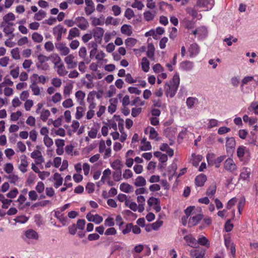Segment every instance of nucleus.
Segmentation results:
<instances>
[{
    "mask_svg": "<svg viewBox=\"0 0 258 258\" xmlns=\"http://www.w3.org/2000/svg\"><path fill=\"white\" fill-rule=\"evenodd\" d=\"M25 236L29 240H37L39 236L36 231L33 229H28L25 232Z\"/></svg>",
    "mask_w": 258,
    "mask_h": 258,
    "instance_id": "9",
    "label": "nucleus"
},
{
    "mask_svg": "<svg viewBox=\"0 0 258 258\" xmlns=\"http://www.w3.org/2000/svg\"><path fill=\"white\" fill-rule=\"evenodd\" d=\"M112 11L113 12L114 15L115 16L119 15L121 13V9L117 5H114L112 7Z\"/></svg>",
    "mask_w": 258,
    "mask_h": 258,
    "instance_id": "56",
    "label": "nucleus"
},
{
    "mask_svg": "<svg viewBox=\"0 0 258 258\" xmlns=\"http://www.w3.org/2000/svg\"><path fill=\"white\" fill-rule=\"evenodd\" d=\"M46 12L44 11L40 10L35 14L34 19L37 21H41L46 16Z\"/></svg>",
    "mask_w": 258,
    "mask_h": 258,
    "instance_id": "25",
    "label": "nucleus"
},
{
    "mask_svg": "<svg viewBox=\"0 0 258 258\" xmlns=\"http://www.w3.org/2000/svg\"><path fill=\"white\" fill-rule=\"evenodd\" d=\"M199 103L198 99L194 97H188L186 99V105L188 108H192L194 105Z\"/></svg>",
    "mask_w": 258,
    "mask_h": 258,
    "instance_id": "19",
    "label": "nucleus"
},
{
    "mask_svg": "<svg viewBox=\"0 0 258 258\" xmlns=\"http://www.w3.org/2000/svg\"><path fill=\"white\" fill-rule=\"evenodd\" d=\"M111 166L113 169L115 170V171L121 170V168L123 166V165L120 160L116 159L111 164Z\"/></svg>",
    "mask_w": 258,
    "mask_h": 258,
    "instance_id": "18",
    "label": "nucleus"
},
{
    "mask_svg": "<svg viewBox=\"0 0 258 258\" xmlns=\"http://www.w3.org/2000/svg\"><path fill=\"white\" fill-rule=\"evenodd\" d=\"M57 73L61 76H64L68 73V71H66L64 65L62 63H59L57 65Z\"/></svg>",
    "mask_w": 258,
    "mask_h": 258,
    "instance_id": "28",
    "label": "nucleus"
},
{
    "mask_svg": "<svg viewBox=\"0 0 258 258\" xmlns=\"http://www.w3.org/2000/svg\"><path fill=\"white\" fill-rule=\"evenodd\" d=\"M76 97L78 101L84 100L85 97V93L81 90L78 91L75 94Z\"/></svg>",
    "mask_w": 258,
    "mask_h": 258,
    "instance_id": "54",
    "label": "nucleus"
},
{
    "mask_svg": "<svg viewBox=\"0 0 258 258\" xmlns=\"http://www.w3.org/2000/svg\"><path fill=\"white\" fill-rule=\"evenodd\" d=\"M121 170L115 171L113 173V178L116 181H118L121 179Z\"/></svg>",
    "mask_w": 258,
    "mask_h": 258,
    "instance_id": "47",
    "label": "nucleus"
},
{
    "mask_svg": "<svg viewBox=\"0 0 258 258\" xmlns=\"http://www.w3.org/2000/svg\"><path fill=\"white\" fill-rule=\"evenodd\" d=\"M217 186L215 183H212L208 188L206 195L211 197V196H214L216 191Z\"/></svg>",
    "mask_w": 258,
    "mask_h": 258,
    "instance_id": "24",
    "label": "nucleus"
},
{
    "mask_svg": "<svg viewBox=\"0 0 258 258\" xmlns=\"http://www.w3.org/2000/svg\"><path fill=\"white\" fill-rule=\"evenodd\" d=\"M75 57L73 54L68 55L64 58V61L68 65L69 69H73L77 67V62L74 61Z\"/></svg>",
    "mask_w": 258,
    "mask_h": 258,
    "instance_id": "8",
    "label": "nucleus"
},
{
    "mask_svg": "<svg viewBox=\"0 0 258 258\" xmlns=\"http://www.w3.org/2000/svg\"><path fill=\"white\" fill-rule=\"evenodd\" d=\"M32 38L34 42L40 43L42 41L43 37L41 34L34 32L32 35Z\"/></svg>",
    "mask_w": 258,
    "mask_h": 258,
    "instance_id": "32",
    "label": "nucleus"
},
{
    "mask_svg": "<svg viewBox=\"0 0 258 258\" xmlns=\"http://www.w3.org/2000/svg\"><path fill=\"white\" fill-rule=\"evenodd\" d=\"M202 218L203 215L201 214H197L195 216H192L189 219V226L191 227L197 225Z\"/></svg>",
    "mask_w": 258,
    "mask_h": 258,
    "instance_id": "11",
    "label": "nucleus"
},
{
    "mask_svg": "<svg viewBox=\"0 0 258 258\" xmlns=\"http://www.w3.org/2000/svg\"><path fill=\"white\" fill-rule=\"evenodd\" d=\"M51 57L52 58L53 62L54 63L55 66L59 64L61 61L60 57L56 54L52 55Z\"/></svg>",
    "mask_w": 258,
    "mask_h": 258,
    "instance_id": "53",
    "label": "nucleus"
},
{
    "mask_svg": "<svg viewBox=\"0 0 258 258\" xmlns=\"http://www.w3.org/2000/svg\"><path fill=\"white\" fill-rule=\"evenodd\" d=\"M142 68L145 72H148L150 69L149 61L146 57H144L142 59Z\"/></svg>",
    "mask_w": 258,
    "mask_h": 258,
    "instance_id": "26",
    "label": "nucleus"
},
{
    "mask_svg": "<svg viewBox=\"0 0 258 258\" xmlns=\"http://www.w3.org/2000/svg\"><path fill=\"white\" fill-rule=\"evenodd\" d=\"M80 34V32L79 30L77 28L74 27L70 30L69 35L67 38L68 39L71 40L75 37L79 36Z\"/></svg>",
    "mask_w": 258,
    "mask_h": 258,
    "instance_id": "13",
    "label": "nucleus"
},
{
    "mask_svg": "<svg viewBox=\"0 0 258 258\" xmlns=\"http://www.w3.org/2000/svg\"><path fill=\"white\" fill-rule=\"evenodd\" d=\"M75 24L82 30L87 29L89 27L87 20L83 17H78L75 18Z\"/></svg>",
    "mask_w": 258,
    "mask_h": 258,
    "instance_id": "3",
    "label": "nucleus"
},
{
    "mask_svg": "<svg viewBox=\"0 0 258 258\" xmlns=\"http://www.w3.org/2000/svg\"><path fill=\"white\" fill-rule=\"evenodd\" d=\"M124 16L128 19H131L134 16V11L130 8H127L124 14Z\"/></svg>",
    "mask_w": 258,
    "mask_h": 258,
    "instance_id": "51",
    "label": "nucleus"
},
{
    "mask_svg": "<svg viewBox=\"0 0 258 258\" xmlns=\"http://www.w3.org/2000/svg\"><path fill=\"white\" fill-rule=\"evenodd\" d=\"M31 157L33 159L39 158L41 159V162L44 161V159L41 155V153L39 150H36L32 152L31 154Z\"/></svg>",
    "mask_w": 258,
    "mask_h": 258,
    "instance_id": "35",
    "label": "nucleus"
},
{
    "mask_svg": "<svg viewBox=\"0 0 258 258\" xmlns=\"http://www.w3.org/2000/svg\"><path fill=\"white\" fill-rule=\"evenodd\" d=\"M190 255L195 256V258H204L205 253L201 252H197L196 251H191L190 252Z\"/></svg>",
    "mask_w": 258,
    "mask_h": 258,
    "instance_id": "64",
    "label": "nucleus"
},
{
    "mask_svg": "<svg viewBox=\"0 0 258 258\" xmlns=\"http://www.w3.org/2000/svg\"><path fill=\"white\" fill-rule=\"evenodd\" d=\"M218 124V121L215 119H211L209 120L208 127L209 128L214 127L217 126Z\"/></svg>",
    "mask_w": 258,
    "mask_h": 258,
    "instance_id": "63",
    "label": "nucleus"
},
{
    "mask_svg": "<svg viewBox=\"0 0 258 258\" xmlns=\"http://www.w3.org/2000/svg\"><path fill=\"white\" fill-rule=\"evenodd\" d=\"M85 223H86V222H85V220L79 219L77 221V225H76L77 226V228H78L81 230H83V229H84V228L85 227Z\"/></svg>",
    "mask_w": 258,
    "mask_h": 258,
    "instance_id": "61",
    "label": "nucleus"
},
{
    "mask_svg": "<svg viewBox=\"0 0 258 258\" xmlns=\"http://www.w3.org/2000/svg\"><path fill=\"white\" fill-rule=\"evenodd\" d=\"M179 76L176 73L173 76L172 81L165 85L164 89L167 96L171 98L174 96L179 87Z\"/></svg>",
    "mask_w": 258,
    "mask_h": 258,
    "instance_id": "1",
    "label": "nucleus"
},
{
    "mask_svg": "<svg viewBox=\"0 0 258 258\" xmlns=\"http://www.w3.org/2000/svg\"><path fill=\"white\" fill-rule=\"evenodd\" d=\"M162 224L163 221L158 220L152 224V228L154 230H157L162 226Z\"/></svg>",
    "mask_w": 258,
    "mask_h": 258,
    "instance_id": "52",
    "label": "nucleus"
},
{
    "mask_svg": "<svg viewBox=\"0 0 258 258\" xmlns=\"http://www.w3.org/2000/svg\"><path fill=\"white\" fill-rule=\"evenodd\" d=\"M183 239L186 241L188 246L194 248L197 247V241L191 235H186L183 237Z\"/></svg>",
    "mask_w": 258,
    "mask_h": 258,
    "instance_id": "10",
    "label": "nucleus"
},
{
    "mask_svg": "<svg viewBox=\"0 0 258 258\" xmlns=\"http://www.w3.org/2000/svg\"><path fill=\"white\" fill-rule=\"evenodd\" d=\"M197 5L200 7L207 8V10L212 7V5L209 3L208 0H198Z\"/></svg>",
    "mask_w": 258,
    "mask_h": 258,
    "instance_id": "20",
    "label": "nucleus"
},
{
    "mask_svg": "<svg viewBox=\"0 0 258 258\" xmlns=\"http://www.w3.org/2000/svg\"><path fill=\"white\" fill-rule=\"evenodd\" d=\"M155 48L153 45L150 43L148 45V51L147 52V56L150 58H153L154 55Z\"/></svg>",
    "mask_w": 258,
    "mask_h": 258,
    "instance_id": "30",
    "label": "nucleus"
},
{
    "mask_svg": "<svg viewBox=\"0 0 258 258\" xmlns=\"http://www.w3.org/2000/svg\"><path fill=\"white\" fill-rule=\"evenodd\" d=\"M207 180V177L205 175L201 174L197 176L195 178V183L197 186H202Z\"/></svg>",
    "mask_w": 258,
    "mask_h": 258,
    "instance_id": "12",
    "label": "nucleus"
},
{
    "mask_svg": "<svg viewBox=\"0 0 258 258\" xmlns=\"http://www.w3.org/2000/svg\"><path fill=\"white\" fill-rule=\"evenodd\" d=\"M121 32L123 34L130 36L132 34V27L130 25L124 24L121 28Z\"/></svg>",
    "mask_w": 258,
    "mask_h": 258,
    "instance_id": "21",
    "label": "nucleus"
},
{
    "mask_svg": "<svg viewBox=\"0 0 258 258\" xmlns=\"http://www.w3.org/2000/svg\"><path fill=\"white\" fill-rule=\"evenodd\" d=\"M53 34L56 37L58 41L61 39L62 32L60 31V25H58L53 29Z\"/></svg>",
    "mask_w": 258,
    "mask_h": 258,
    "instance_id": "17",
    "label": "nucleus"
},
{
    "mask_svg": "<svg viewBox=\"0 0 258 258\" xmlns=\"http://www.w3.org/2000/svg\"><path fill=\"white\" fill-rule=\"evenodd\" d=\"M14 167L12 163H7L4 167V170L7 173H11L13 170Z\"/></svg>",
    "mask_w": 258,
    "mask_h": 258,
    "instance_id": "59",
    "label": "nucleus"
},
{
    "mask_svg": "<svg viewBox=\"0 0 258 258\" xmlns=\"http://www.w3.org/2000/svg\"><path fill=\"white\" fill-rule=\"evenodd\" d=\"M188 51L189 53V56L190 57H194L200 53V48L197 43H194L190 44Z\"/></svg>",
    "mask_w": 258,
    "mask_h": 258,
    "instance_id": "6",
    "label": "nucleus"
},
{
    "mask_svg": "<svg viewBox=\"0 0 258 258\" xmlns=\"http://www.w3.org/2000/svg\"><path fill=\"white\" fill-rule=\"evenodd\" d=\"M155 14L156 12H154V13H152L150 11H146L144 13V19L147 21H152L154 19L155 16Z\"/></svg>",
    "mask_w": 258,
    "mask_h": 258,
    "instance_id": "31",
    "label": "nucleus"
},
{
    "mask_svg": "<svg viewBox=\"0 0 258 258\" xmlns=\"http://www.w3.org/2000/svg\"><path fill=\"white\" fill-rule=\"evenodd\" d=\"M159 200L154 197L150 198L147 201L148 204L149 206H152L153 205L155 206L156 205H157V203H159Z\"/></svg>",
    "mask_w": 258,
    "mask_h": 258,
    "instance_id": "44",
    "label": "nucleus"
},
{
    "mask_svg": "<svg viewBox=\"0 0 258 258\" xmlns=\"http://www.w3.org/2000/svg\"><path fill=\"white\" fill-rule=\"evenodd\" d=\"M254 80V78L252 76H246L241 81L240 88L241 89L243 88L244 85L247 84L249 82H251Z\"/></svg>",
    "mask_w": 258,
    "mask_h": 258,
    "instance_id": "38",
    "label": "nucleus"
},
{
    "mask_svg": "<svg viewBox=\"0 0 258 258\" xmlns=\"http://www.w3.org/2000/svg\"><path fill=\"white\" fill-rule=\"evenodd\" d=\"M36 65L37 69L39 70L46 71L49 69V66L47 63H37Z\"/></svg>",
    "mask_w": 258,
    "mask_h": 258,
    "instance_id": "55",
    "label": "nucleus"
},
{
    "mask_svg": "<svg viewBox=\"0 0 258 258\" xmlns=\"http://www.w3.org/2000/svg\"><path fill=\"white\" fill-rule=\"evenodd\" d=\"M134 184L137 187L143 186L146 185V181L143 176H139L136 179Z\"/></svg>",
    "mask_w": 258,
    "mask_h": 258,
    "instance_id": "23",
    "label": "nucleus"
},
{
    "mask_svg": "<svg viewBox=\"0 0 258 258\" xmlns=\"http://www.w3.org/2000/svg\"><path fill=\"white\" fill-rule=\"evenodd\" d=\"M118 23V22L117 21V19L114 18L111 16L107 17L105 21V24L107 25H113L115 26L117 25Z\"/></svg>",
    "mask_w": 258,
    "mask_h": 258,
    "instance_id": "33",
    "label": "nucleus"
},
{
    "mask_svg": "<svg viewBox=\"0 0 258 258\" xmlns=\"http://www.w3.org/2000/svg\"><path fill=\"white\" fill-rule=\"evenodd\" d=\"M198 37L200 39L206 37L207 35L208 31L207 28L204 27H201L198 28Z\"/></svg>",
    "mask_w": 258,
    "mask_h": 258,
    "instance_id": "22",
    "label": "nucleus"
},
{
    "mask_svg": "<svg viewBox=\"0 0 258 258\" xmlns=\"http://www.w3.org/2000/svg\"><path fill=\"white\" fill-rule=\"evenodd\" d=\"M224 168L231 173H234L237 170V166L232 159L228 158L224 162Z\"/></svg>",
    "mask_w": 258,
    "mask_h": 258,
    "instance_id": "2",
    "label": "nucleus"
},
{
    "mask_svg": "<svg viewBox=\"0 0 258 258\" xmlns=\"http://www.w3.org/2000/svg\"><path fill=\"white\" fill-rule=\"evenodd\" d=\"M132 7L134 8H137L139 10H141L144 7V4L140 1H135V3L132 5Z\"/></svg>",
    "mask_w": 258,
    "mask_h": 258,
    "instance_id": "50",
    "label": "nucleus"
},
{
    "mask_svg": "<svg viewBox=\"0 0 258 258\" xmlns=\"http://www.w3.org/2000/svg\"><path fill=\"white\" fill-rule=\"evenodd\" d=\"M198 244H199L201 245L209 247L210 243L208 239L205 236H202L198 238L197 241Z\"/></svg>",
    "mask_w": 258,
    "mask_h": 258,
    "instance_id": "27",
    "label": "nucleus"
},
{
    "mask_svg": "<svg viewBox=\"0 0 258 258\" xmlns=\"http://www.w3.org/2000/svg\"><path fill=\"white\" fill-rule=\"evenodd\" d=\"M54 180L55 181L54 184L55 188H58L62 183L63 179L61 177L60 174L58 173H55L54 174Z\"/></svg>",
    "mask_w": 258,
    "mask_h": 258,
    "instance_id": "16",
    "label": "nucleus"
},
{
    "mask_svg": "<svg viewBox=\"0 0 258 258\" xmlns=\"http://www.w3.org/2000/svg\"><path fill=\"white\" fill-rule=\"evenodd\" d=\"M73 105V100L71 98L67 99L62 102V106L66 108H70Z\"/></svg>",
    "mask_w": 258,
    "mask_h": 258,
    "instance_id": "45",
    "label": "nucleus"
},
{
    "mask_svg": "<svg viewBox=\"0 0 258 258\" xmlns=\"http://www.w3.org/2000/svg\"><path fill=\"white\" fill-rule=\"evenodd\" d=\"M121 191L125 193H129L133 191L134 188L127 183H122L119 186Z\"/></svg>",
    "mask_w": 258,
    "mask_h": 258,
    "instance_id": "14",
    "label": "nucleus"
},
{
    "mask_svg": "<svg viewBox=\"0 0 258 258\" xmlns=\"http://www.w3.org/2000/svg\"><path fill=\"white\" fill-rule=\"evenodd\" d=\"M29 199L32 201H36L38 198V195L35 190H31L28 194Z\"/></svg>",
    "mask_w": 258,
    "mask_h": 258,
    "instance_id": "57",
    "label": "nucleus"
},
{
    "mask_svg": "<svg viewBox=\"0 0 258 258\" xmlns=\"http://www.w3.org/2000/svg\"><path fill=\"white\" fill-rule=\"evenodd\" d=\"M158 134L155 130V128L153 127H150V135L149 138L151 139H155L156 141H159L160 138L158 137Z\"/></svg>",
    "mask_w": 258,
    "mask_h": 258,
    "instance_id": "29",
    "label": "nucleus"
},
{
    "mask_svg": "<svg viewBox=\"0 0 258 258\" xmlns=\"http://www.w3.org/2000/svg\"><path fill=\"white\" fill-rule=\"evenodd\" d=\"M246 147L241 146H239L237 150V155L239 158H241L244 156L245 151L246 150Z\"/></svg>",
    "mask_w": 258,
    "mask_h": 258,
    "instance_id": "39",
    "label": "nucleus"
},
{
    "mask_svg": "<svg viewBox=\"0 0 258 258\" xmlns=\"http://www.w3.org/2000/svg\"><path fill=\"white\" fill-rule=\"evenodd\" d=\"M133 228V224L132 223H128L126 225L125 227L122 230V232L123 234H126L131 232Z\"/></svg>",
    "mask_w": 258,
    "mask_h": 258,
    "instance_id": "58",
    "label": "nucleus"
},
{
    "mask_svg": "<svg viewBox=\"0 0 258 258\" xmlns=\"http://www.w3.org/2000/svg\"><path fill=\"white\" fill-rule=\"evenodd\" d=\"M231 220L230 219L228 220L225 224V229L226 232H230L232 230L233 225L231 223Z\"/></svg>",
    "mask_w": 258,
    "mask_h": 258,
    "instance_id": "62",
    "label": "nucleus"
},
{
    "mask_svg": "<svg viewBox=\"0 0 258 258\" xmlns=\"http://www.w3.org/2000/svg\"><path fill=\"white\" fill-rule=\"evenodd\" d=\"M93 31V37H94L95 41L97 42L100 43L104 33V29L101 27H96L94 29Z\"/></svg>",
    "mask_w": 258,
    "mask_h": 258,
    "instance_id": "4",
    "label": "nucleus"
},
{
    "mask_svg": "<svg viewBox=\"0 0 258 258\" xmlns=\"http://www.w3.org/2000/svg\"><path fill=\"white\" fill-rule=\"evenodd\" d=\"M13 25V24L12 23H8V25L4 28L3 31L6 35H9L13 33L14 31V29L12 28Z\"/></svg>",
    "mask_w": 258,
    "mask_h": 258,
    "instance_id": "36",
    "label": "nucleus"
},
{
    "mask_svg": "<svg viewBox=\"0 0 258 258\" xmlns=\"http://www.w3.org/2000/svg\"><path fill=\"white\" fill-rule=\"evenodd\" d=\"M50 111L47 109H43L40 115V118L43 121H46L50 115Z\"/></svg>",
    "mask_w": 258,
    "mask_h": 258,
    "instance_id": "37",
    "label": "nucleus"
},
{
    "mask_svg": "<svg viewBox=\"0 0 258 258\" xmlns=\"http://www.w3.org/2000/svg\"><path fill=\"white\" fill-rule=\"evenodd\" d=\"M192 164L194 166H197L198 165L199 162L201 160L202 156L200 155L196 156L192 155Z\"/></svg>",
    "mask_w": 258,
    "mask_h": 258,
    "instance_id": "46",
    "label": "nucleus"
},
{
    "mask_svg": "<svg viewBox=\"0 0 258 258\" xmlns=\"http://www.w3.org/2000/svg\"><path fill=\"white\" fill-rule=\"evenodd\" d=\"M11 54L13 58L15 59H19L20 58L19 50L18 48H15L11 50Z\"/></svg>",
    "mask_w": 258,
    "mask_h": 258,
    "instance_id": "43",
    "label": "nucleus"
},
{
    "mask_svg": "<svg viewBox=\"0 0 258 258\" xmlns=\"http://www.w3.org/2000/svg\"><path fill=\"white\" fill-rule=\"evenodd\" d=\"M43 141L45 145L47 147H50L53 144L52 139L48 136H44Z\"/></svg>",
    "mask_w": 258,
    "mask_h": 258,
    "instance_id": "42",
    "label": "nucleus"
},
{
    "mask_svg": "<svg viewBox=\"0 0 258 258\" xmlns=\"http://www.w3.org/2000/svg\"><path fill=\"white\" fill-rule=\"evenodd\" d=\"M35 189L38 193H42L44 190V183L41 181L38 182L35 187Z\"/></svg>",
    "mask_w": 258,
    "mask_h": 258,
    "instance_id": "48",
    "label": "nucleus"
},
{
    "mask_svg": "<svg viewBox=\"0 0 258 258\" xmlns=\"http://www.w3.org/2000/svg\"><path fill=\"white\" fill-rule=\"evenodd\" d=\"M15 19V15L12 13H9L3 17L5 22L8 23L10 21H13Z\"/></svg>",
    "mask_w": 258,
    "mask_h": 258,
    "instance_id": "41",
    "label": "nucleus"
},
{
    "mask_svg": "<svg viewBox=\"0 0 258 258\" xmlns=\"http://www.w3.org/2000/svg\"><path fill=\"white\" fill-rule=\"evenodd\" d=\"M194 67V63L189 60H184L179 64V68L184 71H190Z\"/></svg>",
    "mask_w": 258,
    "mask_h": 258,
    "instance_id": "5",
    "label": "nucleus"
},
{
    "mask_svg": "<svg viewBox=\"0 0 258 258\" xmlns=\"http://www.w3.org/2000/svg\"><path fill=\"white\" fill-rule=\"evenodd\" d=\"M235 141L234 138L230 137L227 138L226 142V147L227 150L228 151L229 149H233L235 147Z\"/></svg>",
    "mask_w": 258,
    "mask_h": 258,
    "instance_id": "15",
    "label": "nucleus"
},
{
    "mask_svg": "<svg viewBox=\"0 0 258 258\" xmlns=\"http://www.w3.org/2000/svg\"><path fill=\"white\" fill-rule=\"evenodd\" d=\"M137 40L133 38H128L125 40V44L130 48L135 46Z\"/></svg>",
    "mask_w": 258,
    "mask_h": 258,
    "instance_id": "34",
    "label": "nucleus"
},
{
    "mask_svg": "<svg viewBox=\"0 0 258 258\" xmlns=\"http://www.w3.org/2000/svg\"><path fill=\"white\" fill-rule=\"evenodd\" d=\"M21 164L19 166V169L23 173H25L27 171V167L28 166V162L27 161V158L26 155H23L21 156Z\"/></svg>",
    "mask_w": 258,
    "mask_h": 258,
    "instance_id": "7",
    "label": "nucleus"
},
{
    "mask_svg": "<svg viewBox=\"0 0 258 258\" xmlns=\"http://www.w3.org/2000/svg\"><path fill=\"white\" fill-rule=\"evenodd\" d=\"M30 88L33 92V94L34 95H39L40 94V89L39 87L37 85V84L34 82L30 86Z\"/></svg>",
    "mask_w": 258,
    "mask_h": 258,
    "instance_id": "40",
    "label": "nucleus"
},
{
    "mask_svg": "<svg viewBox=\"0 0 258 258\" xmlns=\"http://www.w3.org/2000/svg\"><path fill=\"white\" fill-rule=\"evenodd\" d=\"M21 115L22 112L20 111H18L16 112H13L11 115V119L12 121H17Z\"/></svg>",
    "mask_w": 258,
    "mask_h": 258,
    "instance_id": "49",
    "label": "nucleus"
},
{
    "mask_svg": "<svg viewBox=\"0 0 258 258\" xmlns=\"http://www.w3.org/2000/svg\"><path fill=\"white\" fill-rule=\"evenodd\" d=\"M18 194V190L17 188H14L13 190H11L7 194V196L9 198H14L16 197L17 194Z\"/></svg>",
    "mask_w": 258,
    "mask_h": 258,
    "instance_id": "60",
    "label": "nucleus"
}]
</instances>
